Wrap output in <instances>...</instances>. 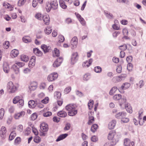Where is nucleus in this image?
Wrapping results in <instances>:
<instances>
[{
  "instance_id": "obj_1",
  "label": "nucleus",
  "mask_w": 146,
  "mask_h": 146,
  "mask_svg": "<svg viewBox=\"0 0 146 146\" xmlns=\"http://www.w3.org/2000/svg\"><path fill=\"white\" fill-rule=\"evenodd\" d=\"M18 84H14L12 81H9L7 83V88L9 94L14 93L16 92L19 88Z\"/></svg>"
},
{
  "instance_id": "obj_2",
  "label": "nucleus",
  "mask_w": 146,
  "mask_h": 146,
  "mask_svg": "<svg viewBox=\"0 0 146 146\" xmlns=\"http://www.w3.org/2000/svg\"><path fill=\"white\" fill-rule=\"evenodd\" d=\"M121 136L120 134H117L114 131H110L108 136V139L109 140H112V141L117 143L119 140V139Z\"/></svg>"
},
{
  "instance_id": "obj_3",
  "label": "nucleus",
  "mask_w": 146,
  "mask_h": 146,
  "mask_svg": "<svg viewBox=\"0 0 146 146\" xmlns=\"http://www.w3.org/2000/svg\"><path fill=\"white\" fill-rule=\"evenodd\" d=\"M58 8V3L56 0H51L50 4H48L46 7L47 12H49L52 9L55 10Z\"/></svg>"
},
{
  "instance_id": "obj_4",
  "label": "nucleus",
  "mask_w": 146,
  "mask_h": 146,
  "mask_svg": "<svg viewBox=\"0 0 146 146\" xmlns=\"http://www.w3.org/2000/svg\"><path fill=\"white\" fill-rule=\"evenodd\" d=\"M58 75L57 73L54 72L50 74L47 77V80L48 81L52 82L56 79Z\"/></svg>"
},
{
  "instance_id": "obj_5",
  "label": "nucleus",
  "mask_w": 146,
  "mask_h": 146,
  "mask_svg": "<svg viewBox=\"0 0 146 146\" xmlns=\"http://www.w3.org/2000/svg\"><path fill=\"white\" fill-rule=\"evenodd\" d=\"M7 132L6 128L4 126L1 127L0 130V137L2 139H5Z\"/></svg>"
},
{
  "instance_id": "obj_6",
  "label": "nucleus",
  "mask_w": 146,
  "mask_h": 146,
  "mask_svg": "<svg viewBox=\"0 0 146 146\" xmlns=\"http://www.w3.org/2000/svg\"><path fill=\"white\" fill-rule=\"evenodd\" d=\"M78 59V54L77 52L72 53L71 58V63L74 64L77 61Z\"/></svg>"
},
{
  "instance_id": "obj_7",
  "label": "nucleus",
  "mask_w": 146,
  "mask_h": 146,
  "mask_svg": "<svg viewBox=\"0 0 146 146\" xmlns=\"http://www.w3.org/2000/svg\"><path fill=\"white\" fill-rule=\"evenodd\" d=\"M63 58L62 57H59L57 58L54 62L53 66L54 67H57L59 66L62 62Z\"/></svg>"
},
{
  "instance_id": "obj_8",
  "label": "nucleus",
  "mask_w": 146,
  "mask_h": 146,
  "mask_svg": "<svg viewBox=\"0 0 146 146\" xmlns=\"http://www.w3.org/2000/svg\"><path fill=\"white\" fill-rule=\"evenodd\" d=\"M42 19L44 23L46 25L49 24L50 22V18L49 16L46 14L43 15Z\"/></svg>"
},
{
  "instance_id": "obj_9",
  "label": "nucleus",
  "mask_w": 146,
  "mask_h": 146,
  "mask_svg": "<svg viewBox=\"0 0 146 146\" xmlns=\"http://www.w3.org/2000/svg\"><path fill=\"white\" fill-rule=\"evenodd\" d=\"M37 86V83L35 82H32L29 87V92H31L36 89Z\"/></svg>"
},
{
  "instance_id": "obj_10",
  "label": "nucleus",
  "mask_w": 146,
  "mask_h": 146,
  "mask_svg": "<svg viewBox=\"0 0 146 146\" xmlns=\"http://www.w3.org/2000/svg\"><path fill=\"white\" fill-rule=\"evenodd\" d=\"M78 39L77 37L76 36L72 38L71 41V44L72 46V49H74L76 48L77 44Z\"/></svg>"
},
{
  "instance_id": "obj_11",
  "label": "nucleus",
  "mask_w": 146,
  "mask_h": 146,
  "mask_svg": "<svg viewBox=\"0 0 146 146\" xmlns=\"http://www.w3.org/2000/svg\"><path fill=\"white\" fill-rule=\"evenodd\" d=\"M41 48L45 53L49 52L51 50V47L50 46H47L44 44L41 45Z\"/></svg>"
},
{
  "instance_id": "obj_12",
  "label": "nucleus",
  "mask_w": 146,
  "mask_h": 146,
  "mask_svg": "<svg viewBox=\"0 0 146 146\" xmlns=\"http://www.w3.org/2000/svg\"><path fill=\"white\" fill-rule=\"evenodd\" d=\"M126 116V113L124 112H119L117 113L115 115V117L117 119H121L124 117Z\"/></svg>"
},
{
  "instance_id": "obj_13",
  "label": "nucleus",
  "mask_w": 146,
  "mask_h": 146,
  "mask_svg": "<svg viewBox=\"0 0 146 146\" xmlns=\"http://www.w3.org/2000/svg\"><path fill=\"white\" fill-rule=\"evenodd\" d=\"M25 114V112L21 111L20 112L15 113L14 115V117L15 119H18L24 116Z\"/></svg>"
},
{
  "instance_id": "obj_14",
  "label": "nucleus",
  "mask_w": 146,
  "mask_h": 146,
  "mask_svg": "<svg viewBox=\"0 0 146 146\" xmlns=\"http://www.w3.org/2000/svg\"><path fill=\"white\" fill-rule=\"evenodd\" d=\"M40 129L43 132H46L48 130V125L44 123H42L40 126Z\"/></svg>"
},
{
  "instance_id": "obj_15",
  "label": "nucleus",
  "mask_w": 146,
  "mask_h": 146,
  "mask_svg": "<svg viewBox=\"0 0 146 146\" xmlns=\"http://www.w3.org/2000/svg\"><path fill=\"white\" fill-rule=\"evenodd\" d=\"M93 61V59L92 58L90 59L89 61H86L84 62L82 64V66L83 67L86 68L89 67Z\"/></svg>"
},
{
  "instance_id": "obj_16",
  "label": "nucleus",
  "mask_w": 146,
  "mask_h": 146,
  "mask_svg": "<svg viewBox=\"0 0 146 146\" xmlns=\"http://www.w3.org/2000/svg\"><path fill=\"white\" fill-rule=\"evenodd\" d=\"M35 57L34 56L32 57L29 63V67L32 68L35 65Z\"/></svg>"
},
{
  "instance_id": "obj_17",
  "label": "nucleus",
  "mask_w": 146,
  "mask_h": 146,
  "mask_svg": "<svg viewBox=\"0 0 146 146\" xmlns=\"http://www.w3.org/2000/svg\"><path fill=\"white\" fill-rule=\"evenodd\" d=\"M116 123V121L114 120H112L110 122L108 125V127L110 129H113L114 128L115 126Z\"/></svg>"
},
{
  "instance_id": "obj_18",
  "label": "nucleus",
  "mask_w": 146,
  "mask_h": 146,
  "mask_svg": "<svg viewBox=\"0 0 146 146\" xmlns=\"http://www.w3.org/2000/svg\"><path fill=\"white\" fill-rule=\"evenodd\" d=\"M37 103L33 100H30L28 102V106L29 108H34L36 106Z\"/></svg>"
},
{
  "instance_id": "obj_19",
  "label": "nucleus",
  "mask_w": 146,
  "mask_h": 146,
  "mask_svg": "<svg viewBox=\"0 0 146 146\" xmlns=\"http://www.w3.org/2000/svg\"><path fill=\"white\" fill-rule=\"evenodd\" d=\"M68 135V134L67 133L62 134L59 136L56 140V142H58L61 140L63 139L66 138Z\"/></svg>"
},
{
  "instance_id": "obj_20",
  "label": "nucleus",
  "mask_w": 146,
  "mask_h": 146,
  "mask_svg": "<svg viewBox=\"0 0 146 146\" xmlns=\"http://www.w3.org/2000/svg\"><path fill=\"white\" fill-rule=\"evenodd\" d=\"M33 51L34 53L38 56H42V52L37 48H34Z\"/></svg>"
},
{
  "instance_id": "obj_21",
  "label": "nucleus",
  "mask_w": 146,
  "mask_h": 146,
  "mask_svg": "<svg viewBox=\"0 0 146 146\" xmlns=\"http://www.w3.org/2000/svg\"><path fill=\"white\" fill-rule=\"evenodd\" d=\"M52 29L50 26H47L44 29V31L45 34L47 35L50 34L52 31Z\"/></svg>"
},
{
  "instance_id": "obj_22",
  "label": "nucleus",
  "mask_w": 146,
  "mask_h": 146,
  "mask_svg": "<svg viewBox=\"0 0 146 146\" xmlns=\"http://www.w3.org/2000/svg\"><path fill=\"white\" fill-rule=\"evenodd\" d=\"M43 0H33L32 2V5L34 7H36L38 3L40 4L42 3Z\"/></svg>"
},
{
  "instance_id": "obj_23",
  "label": "nucleus",
  "mask_w": 146,
  "mask_h": 146,
  "mask_svg": "<svg viewBox=\"0 0 146 146\" xmlns=\"http://www.w3.org/2000/svg\"><path fill=\"white\" fill-rule=\"evenodd\" d=\"M19 53V51L16 49H14L12 50L11 52V55L12 57H15L18 55Z\"/></svg>"
},
{
  "instance_id": "obj_24",
  "label": "nucleus",
  "mask_w": 146,
  "mask_h": 146,
  "mask_svg": "<svg viewBox=\"0 0 146 146\" xmlns=\"http://www.w3.org/2000/svg\"><path fill=\"white\" fill-rule=\"evenodd\" d=\"M77 113V110L75 109V108L68 111V115L70 116H74Z\"/></svg>"
},
{
  "instance_id": "obj_25",
  "label": "nucleus",
  "mask_w": 146,
  "mask_h": 146,
  "mask_svg": "<svg viewBox=\"0 0 146 146\" xmlns=\"http://www.w3.org/2000/svg\"><path fill=\"white\" fill-rule=\"evenodd\" d=\"M104 14L106 17L109 19H112L113 17V16L112 14L109 13L108 11H104Z\"/></svg>"
},
{
  "instance_id": "obj_26",
  "label": "nucleus",
  "mask_w": 146,
  "mask_h": 146,
  "mask_svg": "<svg viewBox=\"0 0 146 146\" xmlns=\"http://www.w3.org/2000/svg\"><path fill=\"white\" fill-rule=\"evenodd\" d=\"M125 107L126 110L128 112L130 113H132V108L129 104H125Z\"/></svg>"
},
{
  "instance_id": "obj_27",
  "label": "nucleus",
  "mask_w": 146,
  "mask_h": 146,
  "mask_svg": "<svg viewBox=\"0 0 146 146\" xmlns=\"http://www.w3.org/2000/svg\"><path fill=\"white\" fill-rule=\"evenodd\" d=\"M131 86V84L129 83H123L121 86L122 90H125L129 88Z\"/></svg>"
},
{
  "instance_id": "obj_28",
  "label": "nucleus",
  "mask_w": 146,
  "mask_h": 146,
  "mask_svg": "<svg viewBox=\"0 0 146 146\" xmlns=\"http://www.w3.org/2000/svg\"><path fill=\"white\" fill-rule=\"evenodd\" d=\"M58 115L60 117H64L67 115V113L63 111H61L58 112L57 113Z\"/></svg>"
},
{
  "instance_id": "obj_29",
  "label": "nucleus",
  "mask_w": 146,
  "mask_h": 146,
  "mask_svg": "<svg viewBox=\"0 0 146 146\" xmlns=\"http://www.w3.org/2000/svg\"><path fill=\"white\" fill-rule=\"evenodd\" d=\"M23 42L26 43L30 42L32 41L31 38L29 36H25L22 38Z\"/></svg>"
},
{
  "instance_id": "obj_30",
  "label": "nucleus",
  "mask_w": 146,
  "mask_h": 146,
  "mask_svg": "<svg viewBox=\"0 0 146 146\" xmlns=\"http://www.w3.org/2000/svg\"><path fill=\"white\" fill-rule=\"evenodd\" d=\"M3 69L5 72L8 73L10 70L9 66L6 63L4 64L3 65Z\"/></svg>"
},
{
  "instance_id": "obj_31",
  "label": "nucleus",
  "mask_w": 146,
  "mask_h": 146,
  "mask_svg": "<svg viewBox=\"0 0 146 146\" xmlns=\"http://www.w3.org/2000/svg\"><path fill=\"white\" fill-rule=\"evenodd\" d=\"M75 108V106L72 104H69L66 106V110L68 111Z\"/></svg>"
},
{
  "instance_id": "obj_32",
  "label": "nucleus",
  "mask_w": 146,
  "mask_h": 146,
  "mask_svg": "<svg viewBox=\"0 0 146 146\" xmlns=\"http://www.w3.org/2000/svg\"><path fill=\"white\" fill-rule=\"evenodd\" d=\"M21 59L22 61L27 62L29 60V58L28 56L24 54L21 55Z\"/></svg>"
},
{
  "instance_id": "obj_33",
  "label": "nucleus",
  "mask_w": 146,
  "mask_h": 146,
  "mask_svg": "<svg viewBox=\"0 0 146 146\" xmlns=\"http://www.w3.org/2000/svg\"><path fill=\"white\" fill-rule=\"evenodd\" d=\"M12 68L16 74H18L19 72V68L15 63L12 66Z\"/></svg>"
},
{
  "instance_id": "obj_34",
  "label": "nucleus",
  "mask_w": 146,
  "mask_h": 146,
  "mask_svg": "<svg viewBox=\"0 0 146 146\" xmlns=\"http://www.w3.org/2000/svg\"><path fill=\"white\" fill-rule=\"evenodd\" d=\"M16 133L15 131H12L10 133L9 137V139L12 140L16 136Z\"/></svg>"
},
{
  "instance_id": "obj_35",
  "label": "nucleus",
  "mask_w": 146,
  "mask_h": 146,
  "mask_svg": "<svg viewBox=\"0 0 146 146\" xmlns=\"http://www.w3.org/2000/svg\"><path fill=\"white\" fill-rule=\"evenodd\" d=\"M61 93L59 92L56 91L54 93V97L57 100L59 99L61 97Z\"/></svg>"
},
{
  "instance_id": "obj_36",
  "label": "nucleus",
  "mask_w": 146,
  "mask_h": 146,
  "mask_svg": "<svg viewBox=\"0 0 146 146\" xmlns=\"http://www.w3.org/2000/svg\"><path fill=\"white\" fill-rule=\"evenodd\" d=\"M59 2L60 6L62 8L66 9V8L67 6L63 0H60Z\"/></svg>"
},
{
  "instance_id": "obj_37",
  "label": "nucleus",
  "mask_w": 146,
  "mask_h": 146,
  "mask_svg": "<svg viewBox=\"0 0 146 146\" xmlns=\"http://www.w3.org/2000/svg\"><path fill=\"white\" fill-rule=\"evenodd\" d=\"M98 127V125L97 124H94L91 127V130L92 132L94 133Z\"/></svg>"
},
{
  "instance_id": "obj_38",
  "label": "nucleus",
  "mask_w": 146,
  "mask_h": 146,
  "mask_svg": "<svg viewBox=\"0 0 146 146\" xmlns=\"http://www.w3.org/2000/svg\"><path fill=\"white\" fill-rule=\"evenodd\" d=\"M117 143L113 141L108 142L105 144L104 146H114Z\"/></svg>"
},
{
  "instance_id": "obj_39",
  "label": "nucleus",
  "mask_w": 146,
  "mask_h": 146,
  "mask_svg": "<svg viewBox=\"0 0 146 146\" xmlns=\"http://www.w3.org/2000/svg\"><path fill=\"white\" fill-rule=\"evenodd\" d=\"M117 89V88L116 87L114 86L110 90L109 92V94L111 95H113V94L115 92Z\"/></svg>"
},
{
  "instance_id": "obj_40",
  "label": "nucleus",
  "mask_w": 146,
  "mask_h": 146,
  "mask_svg": "<svg viewBox=\"0 0 146 146\" xmlns=\"http://www.w3.org/2000/svg\"><path fill=\"white\" fill-rule=\"evenodd\" d=\"M19 96H16L15 97L13 100V103L14 104L17 103L21 98Z\"/></svg>"
},
{
  "instance_id": "obj_41",
  "label": "nucleus",
  "mask_w": 146,
  "mask_h": 146,
  "mask_svg": "<svg viewBox=\"0 0 146 146\" xmlns=\"http://www.w3.org/2000/svg\"><path fill=\"white\" fill-rule=\"evenodd\" d=\"M94 70L96 73H100L102 71V68L100 66H97L94 67Z\"/></svg>"
},
{
  "instance_id": "obj_42",
  "label": "nucleus",
  "mask_w": 146,
  "mask_h": 146,
  "mask_svg": "<svg viewBox=\"0 0 146 146\" xmlns=\"http://www.w3.org/2000/svg\"><path fill=\"white\" fill-rule=\"evenodd\" d=\"M131 141L128 138L125 139L124 140V145L125 146H127Z\"/></svg>"
},
{
  "instance_id": "obj_43",
  "label": "nucleus",
  "mask_w": 146,
  "mask_h": 146,
  "mask_svg": "<svg viewBox=\"0 0 146 146\" xmlns=\"http://www.w3.org/2000/svg\"><path fill=\"white\" fill-rule=\"evenodd\" d=\"M64 38L62 35H60L58 36V40L59 42H62L64 41Z\"/></svg>"
},
{
  "instance_id": "obj_44",
  "label": "nucleus",
  "mask_w": 146,
  "mask_h": 146,
  "mask_svg": "<svg viewBox=\"0 0 146 146\" xmlns=\"http://www.w3.org/2000/svg\"><path fill=\"white\" fill-rule=\"evenodd\" d=\"M89 120L88 122V124L89 125H91L94 121V118L93 116H89Z\"/></svg>"
},
{
  "instance_id": "obj_45",
  "label": "nucleus",
  "mask_w": 146,
  "mask_h": 146,
  "mask_svg": "<svg viewBox=\"0 0 146 146\" xmlns=\"http://www.w3.org/2000/svg\"><path fill=\"white\" fill-rule=\"evenodd\" d=\"M113 99L115 100H119L121 98V96L120 94L115 95L113 96Z\"/></svg>"
},
{
  "instance_id": "obj_46",
  "label": "nucleus",
  "mask_w": 146,
  "mask_h": 146,
  "mask_svg": "<svg viewBox=\"0 0 146 146\" xmlns=\"http://www.w3.org/2000/svg\"><path fill=\"white\" fill-rule=\"evenodd\" d=\"M71 90V87H68L65 89L64 92L65 94H67L70 92Z\"/></svg>"
},
{
  "instance_id": "obj_47",
  "label": "nucleus",
  "mask_w": 146,
  "mask_h": 146,
  "mask_svg": "<svg viewBox=\"0 0 146 146\" xmlns=\"http://www.w3.org/2000/svg\"><path fill=\"white\" fill-rule=\"evenodd\" d=\"M5 113L4 110L3 108H1L0 110V119H2Z\"/></svg>"
},
{
  "instance_id": "obj_48",
  "label": "nucleus",
  "mask_w": 146,
  "mask_h": 146,
  "mask_svg": "<svg viewBox=\"0 0 146 146\" xmlns=\"http://www.w3.org/2000/svg\"><path fill=\"white\" fill-rule=\"evenodd\" d=\"M90 78V74H86L84 76L83 79L84 80L87 81Z\"/></svg>"
},
{
  "instance_id": "obj_49",
  "label": "nucleus",
  "mask_w": 146,
  "mask_h": 146,
  "mask_svg": "<svg viewBox=\"0 0 146 146\" xmlns=\"http://www.w3.org/2000/svg\"><path fill=\"white\" fill-rule=\"evenodd\" d=\"M54 54H53L54 56L58 57L59 56L60 53L58 50L56 48H55L54 49Z\"/></svg>"
},
{
  "instance_id": "obj_50",
  "label": "nucleus",
  "mask_w": 146,
  "mask_h": 146,
  "mask_svg": "<svg viewBox=\"0 0 146 146\" xmlns=\"http://www.w3.org/2000/svg\"><path fill=\"white\" fill-rule=\"evenodd\" d=\"M26 0H19L18 3V5L19 6H21L24 5Z\"/></svg>"
},
{
  "instance_id": "obj_51",
  "label": "nucleus",
  "mask_w": 146,
  "mask_h": 146,
  "mask_svg": "<svg viewBox=\"0 0 146 146\" xmlns=\"http://www.w3.org/2000/svg\"><path fill=\"white\" fill-rule=\"evenodd\" d=\"M127 48L126 44H124L123 45L119 46V48L122 51H123L126 50Z\"/></svg>"
},
{
  "instance_id": "obj_52",
  "label": "nucleus",
  "mask_w": 146,
  "mask_h": 146,
  "mask_svg": "<svg viewBox=\"0 0 146 146\" xmlns=\"http://www.w3.org/2000/svg\"><path fill=\"white\" fill-rule=\"evenodd\" d=\"M37 117V114L36 113H34L32 114L30 117L31 119L33 121L36 119Z\"/></svg>"
},
{
  "instance_id": "obj_53",
  "label": "nucleus",
  "mask_w": 146,
  "mask_h": 146,
  "mask_svg": "<svg viewBox=\"0 0 146 146\" xmlns=\"http://www.w3.org/2000/svg\"><path fill=\"white\" fill-rule=\"evenodd\" d=\"M93 101L92 100H90L88 103V106L89 109H91L93 106Z\"/></svg>"
},
{
  "instance_id": "obj_54",
  "label": "nucleus",
  "mask_w": 146,
  "mask_h": 146,
  "mask_svg": "<svg viewBox=\"0 0 146 146\" xmlns=\"http://www.w3.org/2000/svg\"><path fill=\"white\" fill-rule=\"evenodd\" d=\"M78 20L82 25L84 26L85 25L86 22L83 18L82 17L79 19Z\"/></svg>"
},
{
  "instance_id": "obj_55",
  "label": "nucleus",
  "mask_w": 146,
  "mask_h": 146,
  "mask_svg": "<svg viewBox=\"0 0 146 146\" xmlns=\"http://www.w3.org/2000/svg\"><path fill=\"white\" fill-rule=\"evenodd\" d=\"M3 46L4 48L7 49L9 46V42L8 41H6L3 43Z\"/></svg>"
},
{
  "instance_id": "obj_56",
  "label": "nucleus",
  "mask_w": 146,
  "mask_h": 146,
  "mask_svg": "<svg viewBox=\"0 0 146 146\" xmlns=\"http://www.w3.org/2000/svg\"><path fill=\"white\" fill-rule=\"evenodd\" d=\"M91 140L93 142H96L98 140V137L96 136H93L91 138Z\"/></svg>"
},
{
  "instance_id": "obj_57",
  "label": "nucleus",
  "mask_w": 146,
  "mask_h": 146,
  "mask_svg": "<svg viewBox=\"0 0 146 146\" xmlns=\"http://www.w3.org/2000/svg\"><path fill=\"white\" fill-rule=\"evenodd\" d=\"M16 65H17L19 68H21L25 65V63L21 62H17L16 63Z\"/></svg>"
},
{
  "instance_id": "obj_58",
  "label": "nucleus",
  "mask_w": 146,
  "mask_h": 146,
  "mask_svg": "<svg viewBox=\"0 0 146 146\" xmlns=\"http://www.w3.org/2000/svg\"><path fill=\"white\" fill-rule=\"evenodd\" d=\"M70 127V124L69 123H67L65 127L64 128V130H68L69 129Z\"/></svg>"
},
{
  "instance_id": "obj_59",
  "label": "nucleus",
  "mask_w": 146,
  "mask_h": 146,
  "mask_svg": "<svg viewBox=\"0 0 146 146\" xmlns=\"http://www.w3.org/2000/svg\"><path fill=\"white\" fill-rule=\"evenodd\" d=\"M133 66L132 64L129 63L127 66V68L129 71L131 70L132 69Z\"/></svg>"
},
{
  "instance_id": "obj_60",
  "label": "nucleus",
  "mask_w": 146,
  "mask_h": 146,
  "mask_svg": "<svg viewBox=\"0 0 146 146\" xmlns=\"http://www.w3.org/2000/svg\"><path fill=\"white\" fill-rule=\"evenodd\" d=\"M32 130L33 132L34 133L35 135H38V132L37 130L35 127H33V126H32Z\"/></svg>"
},
{
  "instance_id": "obj_61",
  "label": "nucleus",
  "mask_w": 146,
  "mask_h": 146,
  "mask_svg": "<svg viewBox=\"0 0 146 146\" xmlns=\"http://www.w3.org/2000/svg\"><path fill=\"white\" fill-rule=\"evenodd\" d=\"M35 18L39 20H41L42 17L41 14L40 13H37L36 14L35 16Z\"/></svg>"
},
{
  "instance_id": "obj_62",
  "label": "nucleus",
  "mask_w": 146,
  "mask_h": 146,
  "mask_svg": "<svg viewBox=\"0 0 146 146\" xmlns=\"http://www.w3.org/2000/svg\"><path fill=\"white\" fill-rule=\"evenodd\" d=\"M17 129L20 132L22 131L23 129V126L22 125H20L17 127Z\"/></svg>"
},
{
  "instance_id": "obj_63",
  "label": "nucleus",
  "mask_w": 146,
  "mask_h": 146,
  "mask_svg": "<svg viewBox=\"0 0 146 146\" xmlns=\"http://www.w3.org/2000/svg\"><path fill=\"white\" fill-rule=\"evenodd\" d=\"M31 132V129L29 127H27L25 129V133L28 135L30 134Z\"/></svg>"
},
{
  "instance_id": "obj_64",
  "label": "nucleus",
  "mask_w": 146,
  "mask_h": 146,
  "mask_svg": "<svg viewBox=\"0 0 146 146\" xmlns=\"http://www.w3.org/2000/svg\"><path fill=\"white\" fill-rule=\"evenodd\" d=\"M65 22L67 24H69L72 22V19L70 18H67L66 19Z\"/></svg>"
}]
</instances>
